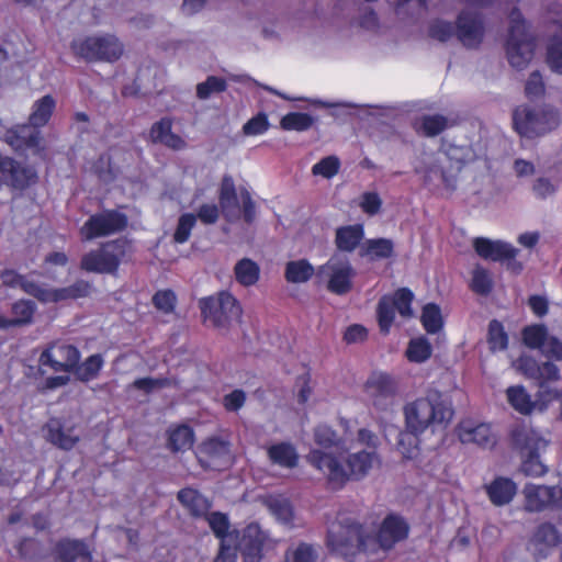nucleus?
<instances>
[{
	"mask_svg": "<svg viewBox=\"0 0 562 562\" xmlns=\"http://www.w3.org/2000/svg\"><path fill=\"white\" fill-rule=\"evenodd\" d=\"M555 192L557 186L549 178L540 177L532 183V193L537 199H548Z\"/></svg>",
	"mask_w": 562,
	"mask_h": 562,
	"instance_id": "62",
	"label": "nucleus"
},
{
	"mask_svg": "<svg viewBox=\"0 0 562 562\" xmlns=\"http://www.w3.org/2000/svg\"><path fill=\"white\" fill-rule=\"evenodd\" d=\"M269 510L278 520L288 524L292 520L293 509L288 498L283 496H271L267 501Z\"/></svg>",
	"mask_w": 562,
	"mask_h": 562,
	"instance_id": "45",
	"label": "nucleus"
},
{
	"mask_svg": "<svg viewBox=\"0 0 562 562\" xmlns=\"http://www.w3.org/2000/svg\"><path fill=\"white\" fill-rule=\"evenodd\" d=\"M226 88L224 79L218 77H209L204 82L196 86V95L200 99H207L211 94L222 92Z\"/></svg>",
	"mask_w": 562,
	"mask_h": 562,
	"instance_id": "53",
	"label": "nucleus"
},
{
	"mask_svg": "<svg viewBox=\"0 0 562 562\" xmlns=\"http://www.w3.org/2000/svg\"><path fill=\"white\" fill-rule=\"evenodd\" d=\"M521 471L529 476H542L547 473V468L539 460L538 453L522 454Z\"/></svg>",
	"mask_w": 562,
	"mask_h": 562,
	"instance_id": "57",
	"label": "nucleus"
},
{
	"mask_svg": "<svg viewBox=\"0 0 562 562\" xmlns=\"http://www.w3.org/2000/svg\"><path fill=\"white\" fill-rule=\"evenodd\" d=\"M104 360L101 355H92L80 366H76L74 372L80 381H90L97 378Z\"/></svg>",
	"mask_w": 562,
	"mask_h": 562,
	"instance_id": "42",
	"label": "nucleus"
},
{
	"mask_svg": "<svg viewBox=\"0 0 562 562\" xmlns=\"http://www.w3.org/2000/svg\"><path fill=\"white\" fill-rule=\"evenodd\" d=\"M306 460L331 490H340L351 480H362L380 464L374 449L349 451L347 446L340 453L311 449Z\"/></svg>",
	"mask_w": 562,
	"mask_h": 562,
	"instance_id": "2",
	"label": "nucleus"
},
{
	"mask_svg": "<svg viewBox=\"0 0 562 562\" xmlns=\"http://www.w3.org/2000/svg\"><path fill=\"white\" fill-rule=\"evenodd\" d=\"M150 138L153 142L164 144L172 149H182L186 146V142L172 133L169 119H162L153 125Z\"/></svg>",
	"mask_w": 562,
	"mask_h": 562,
	"instance_id": "30",
	"label": "nucleus"
},
{
	"mask_svg": "<svg viewBox=\"0 0 562 562\" xmlns=\"http://www.w3.org/2000/svg\"><path fill=\"white\" fill-rule=\"evenodd\" d=\"M408 535L407 522L397 515H389L382 521L378 535L372 537L347 515H339L328 527L327 547L337 554L347 557L357 550L372 560H381L395 543Z\"/></svg>",
	"mask_w": 562,
	"mask_h": 562,
	"instance_id": "1",
	"label": "nucleus"
},
{
	"mask_svg": "<svg viewBox=\"0 0 562 562\" xmlns=\"http://www.w3.org/2000/svg\"><path fill=\"white\" fill-rule=\"evenodd\" d=\"M270 127L267 114L258 113L243 126V133L247 136H258L265 134Z\"/></svg>",
	"mask_w": 562,
	"mask_h": 562,
	"instance_id": "52",
	"label": "nucleus"
},
{
	"mask_svg": "<svg viewBox=\"0 0 562 562\" xmlns=\"http://www.w3.org/2000/svg\"><path fill=\"white\" fill-rule=\"evenodd\" d=\"M123 255L124 247L122 243H106L99 249L86 254L81 259V268L88 272L113 273L116 271Z\"/></svg>",
	"mask_w": 562,
	"mask_h": 562,
	"instance_id": "15",
	"label": "nucleus"
},
{
	"mask_svg": "<svg viewBox=\"0 0 562 562\" xmlns=\"http://www.w3.org/2000/svg\"><path fill=\"white\" fill-rule=\"evenodd\" d=\"M56 562H92L91 550L82 540L64 539L55 547Z\"/></svg>",
	"mask_w": 562,
	"mask_h": 562,
	"instance_id": "25",
	"label": "nucleus"
},
{
	"mask_svg": "<svg viewBox=\"0 0 562 562\" xmlns=\"http://www.w3.org/2000/svg\"><path fill=\"white\" fill-rule=\"evenodd\" d=\"M457 34L463 45L477 46L483 37L482 21L476 15L463 11L458 19Z\"/></svg>",
	"mask_w": 562,
	"mask_h": 562,
	"instance_id": "26",
	"label": "nucleus"
},
{
	"mask_svg": "<svg viewBox=\"0 0 562 562\" xmlns=\"http://www.w3.org/2000/svg\"><path fill=\"white\" fill-rule=\"evenodd\" d=\"M268 456L273 463L283 468H294L299 460L295 448L286 442L271 446L268 449Z\"/></svg>",
	"mask_w": 562,
	"mask_h": 562,
	"instance_id": "36",
	"label": "nucleus"
},
{
	"mask_svg": "<svg viewBox=\"0 0 562 562\" xmlns=\"http://www.w3.org/2000/svg\"><path fill=\"white\" fill-rule=\"evenodd\" d=\"M193 441L194 435L189 426L180 425L169 430L168 445L172 451L189 450Z\"/></svg>",
	"mask_w": 562,
	"mask_h": 562,
	"instance_id": "39",
	"label": "nucleus"
},
{
	"mask_svg": "<svg viewBox=\"0 0 562 562\" xmlns=\"http://www.w3.org/2000/svg\"><path fill=\"white\" fill-rule=\"evenodd\" d=\"M549 333L543 325H531L522 330V341L531 349H541Z\"/></svg>",
	"mask_w": 562,
	"mask_h": 562,
	"instance_id": "47",
	"label": "nucleus"
},
{
	"mask_svg": "<svg viewBox=\"0 0 562 562\" xmlns=\"http://www.w3.org/2000/svg\"><path fill=\"white\" fill-rule=\"evenodd\" d=\"M196 456L203 467L215 470L229 465L233 458L229 442L216 436L204 440L199 446Z\"/></svg>",
	"mask_w": 562,
	"mask_h": 562,
	"instance_id": "18",
	"label": "nucleus"
},
{
	"mask_svg": "<svg viewBox=\"0 0 562 562\" xmlns=\"http://www.w3.org/2000/svg\"><path fill=\"white\" fill-rule=\"evenodd\" d=\"M471 288L479 294H487L492 289V278L487 270L477 267L473 270Z\"/></svg>",
	"mask_w": 562,
	"mask_h": 562,
	"instance_id": "54",
	"label": "nucleus"
},
{
	"mask_svg": "<svg viewBox=\"0 0 562 562\" xmlns=\"http://www.w3.org/2000/svg\"><path fill=\"white\" fill-rule=\"evenodd\" d=\"M432 353L430 342L425 337H417L409 340L405 355L408 361L423 363L427 361Z\"/></svg>",
	"mask_w": 562,
	"mask_h": 562,
	"instance_id": "41",
	"label": "nucleus"
},
{
	"mask_svg": "<svg viewBox=\"0 0 562 562\" xmlns=\"http://www.w3.org/2000/svg\"><path fill=\"white\" fill-rule=\"evenodd\" d=\"M514 442L521 454L539 453L548 446V440L540 431L527 426L515 430Z\"/></svg>",
	"mask_w": 562,
	"mask_h": 562,
	"instance_id": "27",
	"label": "nucleus"
},
{
	"mask_svg": "<svg viewBox=\"0 0 562 562\" xmlns=\"http://www.w3.org/2000/svg\"><path fill=\"white\" fill-rule=\"evenodd\" d=\"M37 179V175L34 169L22 166L12 158L4 157L0 162V182L4 183L13 189L22 190Z\"/></svg>",
	"mask_w": 562,
	"mask_h": 562,
	"instance_id": "21",
	"label": "nucleus"
},
{
	"mask_svg": "<svg viewBox=\"0 0 562 562\" xmlns=\"http://www.w3.org/2000/svg\"><path fill=\"white\" fill-rule=\"evenodd\" d=\"M506 400L515 411L522 415L530 414L536 406L530 394L522 385H512L507 387Z\"/></svg>",
	"mask_w": 562,
	"mask_h": 562,
	"instance_id": "32",
	"label": "nucleus"
},
{
	"mask_svg": "<svg viewBox=\"0 0 562 562\" xmlns=\"http://www.w3.org/2000/svg\"><path fill=\"white\" fill-rule=\"evenodd\" d=\"M512 367L526 378L536 379L539 373V363L530 356H521L512 362Z\"/></svg>",
	"mask_w": 562,
	"mask_h": 562,
	"instance_id": "55",
	"label": "nucleus"
},
{
	"mask_svg": "<svg viewBox=\"0 0 562 562\" xmlns=\"http://www.w3.org/2000/svg\"><path fill=\"white\" fill-rule=\"evenodd\" d=\"M195 222L196 217L191 213L181 215L173 235L175 240L179 244L186 243L190 237L191 229L195 225Z\"/></svg>",
	"mask_w": 562,
	"mask_h": 562,
	"instance_id": "56",
	"label": "nucleus"
},
{
	"mask_svg": "<svg viewBox=\"0 0 562 562\" xmlns=\"http://www.w3.org/2000/svg\"><path fill=\"white\" fill-rule=\"evenodd\" d=\"M560 124L559 112L548 105H520L513 113L515 131L522 137L533 138L542 136Z\"/></svg>",
	"mask_w": 562,
	"mask_h": 562,
	"instance_id": "7",
	"label": "nucleus"
},
{
	"mask_svg": "<svg viewBox=\"0 0 562 562\" xmlns=\"http://www.w3.org/2000/svg\"><path fill=\"white\" fill-rule=\"evenodd\" d=\"M313 123L314 119L310 114L291 112L281 119L280 126L285 131L303 132L307 131Z\"/></svg>",
	"mask_w": 562,
	"mask_h": 562,
	"instance_id": "43",
	"label": "nucleus"
},
{
	"mask_svg": "<svg viewBox=\"0 0 562 562\" xmlns=\"http://www.w3.org/2000/svg\"><path fill=\"white\" fill-rule=\"evenodd\" d=\"M363 226L360 224L348 225L336 231V245L344 251H352L363 238Z\"/></svg>",
	"mask_w": 562,
	"mask_h": 562,
	"instance_id": "33",
	"label": "nucleus"
},
{
	"mask_svg": "<svg viewBox=\"0 0 562 562\" xmlns=\"http://www.w3.org/2000/svg\"><path fill=\"white\" fill-rule=\"evenodd\" d=\"M314 441L318 446L317 449L322 451H328L327 449L335 447L337 452L340 453L346 449L348 440L338 437L329 426L319 425L314 430Z\"/></svg>",
	"mask_w": 562,
	"mask_h": 562,
	"instance_id": "31",
	"label": "nucleus"
},
{
	"mask_svg": "<svg viewBox=\"0 0 562 562\" xmlns=\"http://www.w3.org/2000/svg\"><path fill=\"white\" fill-rule=\"evenodd\" d=\"M206 519L213 532L222 540L225 537L236 536V533L227 532L229 522L225 515L221 513H212L206 517Z\"/></svg>",
	"mask_w": 562,
	"mask_h": 562,
	"instance_id": "59",
	"label": "nucleus"
},
{
	"mask_svg": "<svg viewBox=\"0 0 562 562\" xmlns=\"http://www.w3.org/2000/svg\"><path fill=\"white\" fill-rule=\"evenodd\" d=\"M414 294L408 289H400L393 295L383 296L378 304V322L380 330L387 334L395 321V311L403 318L413 316L412 302Z\"/></svg>",
	"mask_w": 562,
	"mask_h": 562,
	"instance_id": "14",
	"label": "nucleus"
},
{
	"mask_svg": "<svg viewBox=\"0 0 562 562\" xmlns=\"http://www.w3.org/2000/svg\"><path fill=\"white\" fill-rule=\"evenodd\" d=\"M458 437L462 443L476 445L483 449H491L496 445L497 437L490 424L464 420L458 427Z\"/></svg>",
	"mask_w": 562,
	"mask_h": 562,
	"instance_id": "22",
	"label": "nucleus"
},
{
	"mask_svg": "<svg viewBox=\"0 0 562 562\" xmlns=\"http://www.w3.org/2000/svg\"><path fill=\"white\" fill-rule=\"evenodd\" d=\"M488 345L492 351H502L507 348L508 337L503 325L497 321H492L488 325Z\"/></svg>",
	"mask_w": 562,
	"mask_h": 562,
	"instance_id": "48",
	"label": "nucleus"
},
{
	"mask_svg": "<svg viewBox=\"0 0 562 562\" xmlns=\"http://www.w3.org/2000/svg\"><path fill=\"white\" fill-rule=\"evenodd\" d=\"M316 549L308 543H299L285 552L284 562H316Z\"/></svg>",
	"mask_w": 562,
	"mask_h": 562,
	"instance_id": "46",
	"label": "nucleus"
},
{
	"mask_svg": "<svg viewBox=\"0 0 562 562\" xmlns=\"http://www.w3.org/2000/svg\"><path fill=\"white\" fill-rule=\"evenodd\" d=\"M393 254V243L387 238H376L367 240L360 250L362 257L370 260L390 258Z\"/></svg>",
	"mask_w": 562,
	"mask_h": 562,
	"instance_id": "38",
	"label": "nucleus"
},
{
	"mask_svg": "<svg viewBox=\"0 0 562 562\" xmlns=\"http://www.w3.org/2000/svg\"><path fill=\"white\" fill-rule=\"evenodd\" d=\"M179 502L194 516H204L209 508V501L198 491L184 488L178 493Z\"/></svg>",
	"mask_w": 562,
	"mask_h": 562,
	"instance_id": "34",
	"label": "nucleus"
},
{
	"mask_svg": "<svg viewBox=\"0 0 562 562\" xmlns=\"http://www.w3.org/2000/svg\"><path fill=\"white\" fill-rule=\"evenodd\" d=\"M236 542L244 562H260L263 552L272 550L277 541L260 528L258 524H249L241 532H236Z\"/></svg>",
	"mask_w": 562,
	"mask_h": 562,
	"instance_id": "13",
	"label": "nucleus"
},
{
	"mask_svg": "<svg viewBox=\"0 0 562 562\" xmlns=\"http://www.w3.org/2000/svg\"><path fill=\"white\" fill-rule=\"evenodd\" d=\"M540 351L548 359L562 361V341L555 336L549 335Z\"/></svg>",
	"mask_w": 562,
	"mask_h": 562,
	"instance_id": "60",
	"label": "nucleus"
},
{
	"mask_svg": "<svg viewBox=\"0 0 562 562\" xmlns=\"http://www.w3.org/2000/svg\"><path fill=\"white\" fill-rule=\"evenodd\" d=\"M359 206L366 214L372 216L380 212L382 200L375 192H364L360 196Z\"/></svg>",
	"mask_w": 562,
	"mask_h": 562,
	"instance_id": "61",
	"label": "nucleus"
},
{
	"mask_svg": "<svg viewBox=\"0 0 562 562\" xmlns=\"http://www.w3.org/2000/svg\"><path fill=\"white\" fill-rule=\"evenodd\" d=\"M57 101L52 94L36 99L29 114V124L16 125L8 130L2 139L15 151L31 150L33 155L43 156L45 143L40 127L45 126L52 119Z\"/></svg>",
	"mask_w": 562,
	"mask_h": 562,
	"instance_id": "3",
	"label": "nucleus"
},
{
	"mask_svg": "<svg viewBox=\"0 0 562 562\" xmlns=\"http://www.w3.org/2000/svg\"><path fill=\"white\" fill-rule=\"evenodd\" d=\"M418 435L419 434H412L408 430L400 434L397 448L405 459L413 460L417 458L419 453Z\"/></svg>",
	"mask_w": 562,
	"mask_h": 562,
	"instance_id": "50",
	"label": "nucleus"
},
{
	"mask_svg": "<svg viewBox=\"0 0 562 562\" xmlns=\"http://www.w3.org/2000/svg\"><path fill=\"white\" fill-rule=\"evenodd\" d=\"M473 159L468 146L445 145L432 158H428L425 168L419 170L426 184L452 191L457 187L458 177L463 166Z\"/></svg>",
	"mask_w": 562,
	"mask_h": 562,
	"instance_id": "5",
	"label": "nucleus"
},
{
	"mask_svg": "<svg viewBox=\"0 0 562 562\" xmlns=\"http://www.w3.org/2000/svg\"><path fill=\"white\" fill-rule=\"evenodd\" d=\"M236 538L234 536L225 537L221 542V548L214 562H235L237 559V549L235 544Z\"/></svg>",
	"mask_w": 562,
	"mask_h": 562,
	"instance_id": "58",
	"label": "nucleus"
},
{
	"mask_svg": "<svg viewBox=\"0 0 562 562\" xmlns=\"http://www.w3.org/2000/svg\"><path fill=\"white\" fill-rule=\"evenodd\" d=\"M36 306L33 302L20 300L12 305V317L0 315V329L26 325L32 322Z\"/></svg>",
	"mask_w": 562,
	"mask_h": 562,
	"instance_id": "29",
	"label": "nucleus"
},
{
	"mask_svg": "<svg viewBox=\"0 0 562 562\" xmlns=\"http://www.w3.org/2000/svg\"><path fill=\"white\" fill-rule=\"evenodd\" d=\"M554 360H547L542 363H539V373L537 375V380L544 382H554L560 379V369L553 362Z\"/></svg>",
	"mask_w": 562,
	"mask_h": 562,
	"instance_id": "63",
	"label": "nucleus"
},
{
	"mask_svg": "<svg viewBox=\"0 0 562 562\" xmlns=\"http://www.w3.org/2000/svg\"><path fill=\"white\" fill-rule=\"evenodd\" d=\"M420 319L424 328L429 334H436L443 325L441 311L438 305L432 303L424 306Z\"/></svg>",
	"mask_w": 562,
	"mask_h": 562,
	"instance_id": "44",
	"label": "nucleus"
},
{
	"mask_svg": "<svg viewBox=\"0 0 562 562\" xmlns=\"http://www.w3.org/2000/svg\"><path fill=\"white\" fill-rule=\"evenodd\" d=\"M2 278L4 283L21 288L25 293L36 297L43 303H56L69 299L82 297L88 295L90 291L89 283L85 281H78L67 288L52 289L26 280L13 272H7Z\"/></svg>",
	"mask_w": 562,
	"mask_h": 562,
	"instance_id": "9",
	"label": "nucleus"
},
{
	"mask_svg": "<svg viewBox=\"0 0 562 562\" xmlns=\"http://www.w3.org/2000/svg\"><path fill=\"white\" fill-rule=\"evenodd\" d=\"M473 247L481 258L492 261H505L507 259L516 258L519 251L509 243L493 240L485 237L474 238Z\"/></svg>",
	"mask_w": 562,
	"mask_h": 562,
	"instance_id": "23",
	"label": "nucleus"
},
{
	"mask_svg": "<svg viewBox=\"0 0 562 562\" xmlns=\"http://www.w3.org/2000/svg\"><path fill=\"white\" fill-rule=\"evenodd\" d=\"M313 266L304 259L290 261L285 267V279L292 283H303L314 274Z\"/></svg>",
	"mask_w": 562,
	"mask_h": 562,
	"instance_id": "40",
	"label": "nucleus"
},
{
	"mask_svg": "<svg viewBox=\"0 0 562 562\" xmlns=\"http://www.w3.org/2000/svg\"><path fill=\"white\" fill-rule=\"evenodd\" d=\"M79 358L80 353L74 346L55 342L41 353L38 362L57 372H72Z\"/></svg>",
	"mask_w": 562,
	"mask_h": 562,
	"instance_id": "17",
	"label": "nucleus"
},
{
	"mask_svg": "<svg viewBox=\"0 0 562 562\" xmlns=\"http://www.w3.org/2000/svg\"><path fill=\"white\" fill-rule=\"evenodd\" d=\"M490 502L497 507L506 506L515 498L518 486L509 477L496 476L484 485Z\"/></svg>",
	"mask_w": 562,
	"mask_h": 562,
	"instance_id": "24",
	"label": "nucleus"
},
{
	"mask_svg": "<svg viewBox=\"0 0 562 562\" xmlns=\"http://www.w3.org/2000/svg\"><path fill=\"white\" fill-rule=\"evenodd\" d=\"M200 308L204 322L217 327H226L241 316L238 301L226 291L200 300Z\"/></svg>",
	"mask_w": 562,
	"mask_h": 562,
	"instance_id": "10",
	"label": "nucleus"
},
{
	"mask_svg": "<svg viewBox=\"0 0 562 562\" xmlns=\"http://www.w3.org/2000/svg\"><path fill=\"white\" fill-rule=\"evenodd\" d=\"M366 392L375 407L387 409L396 393V382L386 373H373L366 383Z\"/></svg>",
	"mask_w": 562,
	"mask_h": 562,
	"instance_id": "20",
	"label": "nucleus"
},
{
	"mask_svg": "<svg viewBox=\"0 0 562 562\" xmlns=\"http://www.w3.org/2000/svg\"><path fill=\"white\" fill-rule=\"evenodd\" d=\"M71 49L88 61L114 63L123 55L124 45L114 34L95 33L74 40Z\"/></svg>",
	"mask_w": 562,
	"mask_h": 562,
	"instance_id": "8",
	"label": "nucleus"
},
{
	"mask_svg": "<svg viewBox=\"0 0 562 562\" xmlns=\"http://www.w3.org/2000/svg\"><path fill=\"white\" fill-rule=\"evenodd\" d=\"M234 274L238 283L244 286L255 285L260 278V267L249 258L238 260L234 267Z\"/></svg>",
	"mask_w": 562,
	"mask_h": 562,
	"instance_id": "35",
	"label": "nucleus"
},
{
	"mask_svg": "<svg viewBox=\"0 0 562 562\" xmlns=\"http://www.w3.org/2000/svg\"><path fill=\"white\" fill-rule=\"evenodd\" d=\"M535 40L528 31L526 20L517 9L509 14V29L504 43L505 56L509 65L517 69H525L535 55Z\"/></svg>",
	"mask_w": 562,
	"mask_h": 562,
	"instance_id": "6",
	"label": "nucleus"
},
{
	"mask_svg": "<svg viewBox=\"0 0 562 562\" xmlns=\"http://www.w3.org/2000/svg\"><path fill=\"white\" fill-rule=\"evenodd\" d=\"M447 127V120L442 115L423 116L417 124L418 132L426 136H436Z\"/></svg>",
	"mask_w": 562,
	"mask_h": 562,
	"instance_id": "49",
	"label": "nucleus"
},
{
	"mask_svg": "<svg viewBox=\"0 0 562 562\" xmlns=\"http://www.w3.org/2000/svg\"><path fill=\"white\" fill-rule=\"evenodd\" d=\"M316 274L328 291L342 295L352 289L356 271L346 257L335 255L318 268Z\"/></svg>",
	"mask_w": 562,
	"mask_h": 562,
	"instance_id": "12",
	"label": "nucleus"
},
{
	"mask_svg": "<svg viewBox=\"0 0 562 562\" xmlns=\"http://www.w3.org/2000/svg\"><path fill=\"white\" fill-rule=\"evenodd\" d=\"M126 216L116 211L94 214L81 226L80 235L85 240L115 234L126 226Z\"/></svg>",
	"mask_w": 562,
	"mask_h": 562,
	"instance_id": "16",
	"label": "nucleus"
},
{
	"mask_svg": "<svg viewBox=\"0 0 562 562\" xmlns=\"http://www.w3.org/2000/svg\"><path fill=\"white\" fill-rule=\"evenodd\" d=\"M562 541V535L549 522L541 524L532 535L529 547L539 554H543L547 549L558 546Z\"/></svg>",
	"mask_w": 562,
	"mask_h": 562,
	"instance_id": "28",
	"label": "nucleus"
},
{
	"mask_svg": "<svg viewBox=\"0 0 562 562\" xmlns=\"http://www.w3.org/2000/svg\"><path fill=\"white\" fill-rule=\"evenodd\" d=\"M237 202L234 182L231 178H225L222 182L220 203L224 215L229 221L238 216Z\"/></svg>",
	"mask_w": 562,
	"mask_h": 562,
	"instance_id": "37",
	"label": "nucleus"
},
{
	"mask_svg": "<svg viewBox=\"0 0 562 562\" xmlns=\"http://www.w3.org/2000/svg\"><path fill=\"white\" fill-rule=\"evenodd\" d=\"M403 412L406 430L412 434L445 429L453 416L450 403L437 390H429L424 396L408 402Z\"/></svg>",
	"mask_w": 562,
	"mask_h": 562,
	"instance_id": "4",
	"label": "nucleus"
},
{
	"mask_svg": "<svg viewBox=\"0 0 562 562\" xmlns=\"http://www.w3.org/2000/svg\"><path fill=\"white\" fill-rule=\"evenodd\" d=\"M340 169V160L336 156H327L321 159L312 167L314 176H321L325 179L335 177Z\"/></svg>",
	"mask_w": 562,
	"mask_h": 562,
	"instance_id": "51",
	"label": "nucleus"
},
{
	"mask_svg": "<svg viewBox=\"0 0 562 562\" xmlns=\"http://www.w3.org/2000/svg\"><path fill=\"white\" fill-rule=\"evenodd\" d=\"M45 439L63 450L72 449L80 440L78 426L67 419L52 418L43 428Z\"/></svg>",
	"mask_w": 562,
	"mask_h": 562,
	"instance_id": "19",
	"label": "nucleus"
},
{
	"mask_svg": "<svg viewBox=\"0 0 562 562\" xmlns=\"http://www.w3.org/2000/svg\"><path fill=\"white\" fill-rule=\"evenodd\" d=\"M246 393L241 390H234L223 397V406L228 412L239 411L246 403Z\"/></svg>",
	"mask_w": 562,
	"mask_h": 562,
	"instance_id": "64",
	"label": "nucleus"
},
{
	"mask_svg": "<svg viewBox=\"0 0 562 562\" xmlns=\"http://www.w3.org/2000/svg\"><path fill=\"white\" fill-rule=\"evenodd\" d=\"M521 496L526 513L562 510V480L557 485L527 483L522 487Z\"/></svg>",
	"mask_w": 562,
	"mask_h": 562,
	"instance_id": "11",
	"label": "nucleus"
}]
</instances>
